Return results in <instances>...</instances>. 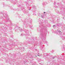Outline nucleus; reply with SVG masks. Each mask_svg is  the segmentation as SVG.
Returning a JSON list of instances; mask_svg holds the SVG:
<instances>
[{
	"instance_id": "obj_1",
	"label": "nucleus",
	"mask_w": 65,
	"mask_h": 65,
	"mask_svg": "<svg viewBox=\"0 0 65 65\" xmlns=\"http://www.w3.org/2000/svg\"><path fill=\"white\" fill-rule=\"evenodd\" d=\"M54 26H55V25H54L53 26V27H54Z\"/></svg>"
},
{
	"instance_id": "obj_2",
	"label": "nucleus",
	"mask_w": 65,
	"mask_h": 65,
	"mask_svg": "<svg viewBox=\"0 0 65 65\" xmlns=\"http://www.w3.org/2000/svg\"><path fill=\"white\" fill-rule=\"evenodd\" d=\"M23 31V30L22 29H21V31Z\"/></svg>"
},
{
	"instance_id": "obj_3",
	"label": "nucleus",
	"mask_w": 65,
	"mask_h": 65,
	"mask_svg": "<svg viewBox=\"0 0 65 65\" xmlns=\"http://www.w3.org/2000/svg\"><path fill=\"white\" fill-rule=\"evenodd\" d=\"M42 18H43V17H42Z\"/></svg>"
},
{
	"instance_id": "obj_4",
	"label": "nucleus",
	"mask_w": 65,
	"mask_h": 65,
	"mask_svg": "<svg viewBox=\"0 0 65 65\" xmlns=\"http://www.w3.org/2000/svg\"><path fill=\"white\" fill-rule=\"evenodd\" d=\"M44 13H45V12H44Z\"/></svg>"
},
{
	"instance_id": "obj_5",
	"label": "nucleus",
	"mask_w": 65,
	"mask_h": 65,
	"mask_svg": "<svg viewBox=\"0 0 65 65\" xmlns=\"http://www.w3.org/2000/svg\"><path fill=\"white\" fill-rule=\"evenodd\" d=\"M60 32H61V31H60Z\"/></svg>"
},
{
	"instance_id": "obj_6",
	"label": "nucleus",
	"mask_w": 65,
	"mask_h": 65,
	"mask_svg": "<svg viewBox=\"0 0 65 65\" xmlns=\"http://www.w3.org/2000/svg\"><path fill=\"white\" fill-rule=\"evenodd\" d=\"M38 56H39V55H38Z\"/></svg>"
}]
</instances>
